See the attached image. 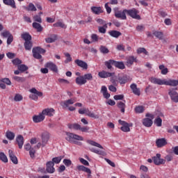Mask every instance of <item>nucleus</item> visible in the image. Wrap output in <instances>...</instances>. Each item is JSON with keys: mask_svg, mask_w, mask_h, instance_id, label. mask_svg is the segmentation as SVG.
I'll use <instances>...</instances> for the list:
<instances>
[{"mask_svg": "<svg viewBox=\"0 0 178 178\" xmlns=\"http://www.w3.org/2000/svg\"><path fill=\"white\" fill-rule=\"evenodd\" d=\"M76 170H79V172H86V173L91 175V170H90V168H86L84 165H77Z\"/></svg>", "mask_w": 178, "mask_h": 178, "instance_id": "b1692460", "label": "nucleus"}, {"mask_svg": "<svg viewBox=\"0 0 178 178\" xmlns=\"http://www.w3.org/2000/svg\"><path fill=\"white\" fill-rule=\"evenodd\" d=\"M47 168H46V170L47 172V173H55V168H54V166H55V164H54V162L52 161H49L47 163Z\"/></svg>", "mask_w": 178, "mask_h": 178, "instance_id": "4468645a", "label": "nucleus"}, {"mask_svg": "<svg viewBox=\"0 0 178 178\" xmlns=\"http://www.w3.org/2000/svg\"><path fill=\"white\" fill-rule=\"evenodd\" d=\"M13 80H15V81H17L18 83H24V81H26L25 77L15 76L13 77Z\"/></svg>", "mask_w": 178, "mask_h": 178, "instance_id": "de8ad7c7", "label": "nucleus"}, {"mask_svg": "<svg viewBox=\"0 0 178 178\" xmlns=\"http://www.w3.org/2000/svg\"><path fill=\"white\" fill-rule=\"evenodd\" d=\"M26 10H29L31 12H36L37 8L35 7V6H34V4H33V3H30L28 7H26Z\"/></svg>", "mask_w": 178, "mask_h": 178, "instance_id": "49530a36", "label": "nucleus"}, {"mask_svg": "<svg viewBox=\"0 0 178 178\" xmlns=\"http://www.w3.org/2000/svg\"><path fill=\"white\" fill-rule=\"evenodd\" d=\"M76 102V99H70L64 102L63 105L66 108H69V105H73Z\"/></svg>", "mask_w": 178, "mask_h": 178, "instance_id": "e433bc0d", "label": "nucleus"}, {"mask_svg": "<svg viewBox=\"0 0 178 178\" xmlns=\"http://www.w3.org/2000/svg\"><path fill=\"white\" fill-rule=\"evenodd\" d=\"M63 163H64V165H65V166H70V165H72V161L70 159H65L63 161Z\"/></svg>", "mask_w": 178, "mask_h": 178, "instance_id": "338daca9", "label": "nucleus"}, {"mask_svg": "<svg viewBox=\"0 0 178 178\" xmlns=\"http://www.w3.org/2000/svg\"><path fill=\"white\" fill-rule=\"evenodd\" d=\"M97 23L99 24L100 26H104L105 27H108V24H106V22H105L102 19H96Z\"/></svg>", "mask_w": 178, "mask_h": 178, "instance_id": "3c124183", "label": "nucleus"}, {"mask_svg": "<svg viewBox=\"0 0 178 178\" xmlns=\"http://www.w3.org/2000/svg\"><path fill=\"white\" fill-rule=\"evenodd\" d=\"M104 65L106 66L107 69H112V65L115 66V60L105 61Z\"/></svg>", "mask_w": 178, "mask_h": 178, "instance_id": "ea45409f", "label": "nucleus"}, {"mask_svg": "<svg viewBox=\"0 0 178 178\" xmlns=\"http://www.w3.org/2000/svg\"><path fill=\"white\" fill-rule=\"evenodd\" d=\"M3 3L7 6H10L13 9H16V2H15V0H3Z\"/></svg>", "mask_w": 178, "mask_h": 178, "instance_id": "5701e85b", "label": "nucleus"}, {"mask_svg": "<svg viewBox=\"0 0 178 178\" xmlns=\"http://www.w3.org/2000/svg\"><path fill=\"white\" fill-rule=\"evenodd\" d=\"M74 62L76 65H77V66H79V67H81L82 69H85L86 70L88 69V65L87 64V63L84 62L83 60L76 59L74 60Z\"/></svg>", "mask_w": 178, "mask_h": 178, "instance_id": "aec40b11", "label": "nucleus"}, {"mask_svg": "<svg viewBox=\"0 0 178 178\" xmlns=\"http://www.w3.org/2000/svg\"><path fill=\"white\" fill-rule=\"evenodd\" d=\"M130 88L133 91L134 94H135V95H140V89L137 88V85L136 83H132L130 86Z\"/></svg>", "mask_w": 178, "mask_h": 178, "instance_id": "cd10ccee", "label": "nucleus"}, {"mask_svg": "<svg viewBox=\"0 0 178 178\" xmlns=\"http://www.w3.org/2000/svg\"><path fill=\"white\" fill-rule=\"evenodd\" d=\"M33 49H35L39 54H45V52H46L45 49H44L40 47H34Z\"/></svg>", "mask_w": 178, "mask_h": 178, "instance_id": "e2e57ef3", "label": "nucleus"}, {"mask_svg": "<svg viewBox=\"0 0 178 178\" xmlns=\"http://www.w3.org/2000/svg\"><path fill=\"white\" fill-rule=\"evenodd\" d=\"M56 35H52L50 38H46L45 41L47 44H51L52 42H55V41H56Z\"/></svg>", "mask_w": 178, "mask_h": 178, "instance_id": "a19ab883", "label": "nucleus"}, {"mask_svg": "<svg viewBox=\"0 0 178 178\" xmlns=\"http://www.w3.org/2000/svg\"><path fill=\"white\" fill-rule=\"evenodd\" d=\"M29 92H31V94L29 95V98L33 101H38V97H42V92L37 90L35 88H33L29 90Z\"/></svg>", "mask_w": 178, "mask_h": 178, "instance_id": "423d86ee", "label": "nucleus"}, {"mask_svg": "<svg viewBox=\"0 0 178 178\" xmlns=\"http://www.w3.org/2000/svg\"><path fill=\"white\" fill-rule=\"evenodd\" d=\"M127 13L129 15V16L133 19H136V20H140V19H141L140 15H138V10H136V8L127 10Z\"/></svg>", "mask_w": 178, "mask_h": 178, "instance_id": "0eeeda50", "label": "nucleus"}, {"mask_svg": "<svg viewBox=\"0 0 178 178\" xmlns=\"http://www.w3.org/2000/svg\"><path fill=\"white\" fill-rule=\"evenodd\" d=\"M33 20L38 23H42V19L40 15H36L33 16Z\"/></svg>", "mask_w": 178, "mask_h": 178, "instance_id": "052dcab7", "label": "nucleus"}, {"mask_svg": "<svg viewBox=\"0 0 178 178\" xmlns=\"http://www.w3.org/2000/svg\"><path fill=\"white\" fill-rule=\"evenodd\" d=\"M42 113L44 117L49 116V118H51V116H54L55 115V109L52 108H45L42 110Z\"/></svg>", "mask_w": 178, "mask_h": 178, "instance_id": "9b49d317", "label": "nucleus"}, {"mask_svg": "<svg viewBox=\"0 0 178 178\" xmlns=\"http://www.w3.org/2000/svg\"><path fill=\"white\" fill-rule=\"evenodd\" d=\"M21 38L22 40H25V42L27 41H31V35H30L29 33H24L21 35Z\"/></svg>", "mask_w": 178, "mask_h": 178, "instance_id": "f704fd0d", "label": "nucleus"}, {"mask_svg": "<svg viewBox=\"0 0 178 178\" xmlns=\"http://www.w3.org/2000/svg\"><path fill=\"white\" fill-rule=\"evenodd\" d=\"M15 133L10 131H7L6 132V137L8 138V140H10V141H12L13 140H15Z\"/></svg>", "mask_w": 178, "mask_h": 178, "instance_id": "7c9ffc66", "label": "nucleus"}, {"mask_svg": "<svg viewBox=\"0 0 178 178\" xmlns=\"http://www.w3.org/2000/svg\"><path fill=\"white\" fill-rule=\"evenodd\" d=\"M32 26L33 29H35V30H37L38 33H41V31H42V26H41V24L39 23L33 22L32 24Z\"/></svg>", "mask_w": 178, "mask_h": 178, "instance_id": "2f4dec72", "label": "nucleus"}, {"mask_svg": "<svg viewBox=\"0 0 178 178\" xmlns=\"http://www.w3.org/2000/svg\"><path fill=\"white\" fill-rule=\"evenodd\" d=\"M153 124H154V122L152 121V120L148 118L143 120V124L145 127H151V126H152Z\"/></svg>", "mask_w": 178, "mask_h": 178, "instance_id": "393cba45", "label": "nucleus"}, {"mask_svg": "<svg viewBox=\"0 0 178 178\" xmlns=\"http://www.w3.org/2000/svg\"><path fill=\"white\" fill-rule=\"evenodd\" d=\"M159 69L161 70V74H164V75L168 74L169 72L168 70V67H165V65H159Z\"/></svg>", "mask_w": 178, "mask_h": 178, "instance_id": "a18cd8bd", "label": "nucleus"}, {"mask_svg": "<svg viewBox=\"0 0 178 178\" xmlns=\"http://www.w3.org/2000/svg\"><path fill=\"white\" fill-rule=\"evenodd\" d=\"M134 62H136V63L138 62L137 57H134V56H130L127 59L126 65L128 67H130V66H132V65L134 64Z\"/></svg>", "mask_w": 178, "mask_h": 178, "instance_id": "a211bd4d", "label": "nucleus"}, {"mask_svg": "<svg viewBox=\"0 0 178 178\" xmlns=\"http://www.w3.org/2000/svg\"><path fill=\"white\" fill-rule=\"evenodd\" d=\"M106 29H108V27H105V26H98L99 33H101V34H105V33H106Z\"/></svg>", "mask_w": 178, "mask_h": 178, "instance_id": "680f3d73", "label": "nucleus"}, {"mask_svg": "<svg viewBox=\"0 0 178 178\" xmlns=\"http://www.w3.org/2000/svg\"><path fill=\"white\" fill-rule=\"evenodd\" d=\"M126 101H124V102H119L118 103V108H120V109L121 110V112L122 113H124V111L126 109Z\"/></svg>", "mask_w": 178, "mask_h": 178, "instance_id": "72a5a7b5", "label": "nucleus"}, {"mask_svg": "<svg viewBox=\"0 0 178 178\" xmlns=\"http://www.w3.org/2000/svg\"><path fill=\"white\" fill-rule=\"evenodd\" d=\"M45 67H47V69H50L51 72H54L55 73H58V66H56V64L49 62L45 64Z\"/></svg>", "mask_w": 178, "mask_h": 178, "instance_id": "ddd939ff", "label": "nucleus"}, {"mask_svg": "<svg viewBox=\"0 0 178 178\" xmlns=\"http://www.w3.org/2000/svg\"><path fill=\"white\" fill-rule=\"evenodd\" d=\"M0 160L4 162V163H8V156L5 155V153L0 152Z\"/></svg>", "mask_w": 178, "mask_h": 178, "instance_id": "09e8293b", "label": "nucleus"}, {"mask_svg": "<svg viewBox=\"0 0 178 178\" xmlns=\"http://www.w3.org/2000/svg\"><path fill=\"white\" fill-rule=\"evenodd\" d=\"M160 116H163V114L160 113L154 121V124H156L157 127H161L162 126V119Z\"/></svg>", "mask_w": 178, "mask_h": 178, "instance_id": "bb28decb", "label": "nucleus"}, {"mask_svg": "<svg viewBox=\"0 0 178 178\" xmlns=\"http://www.w3.org/2000/svg\"><path fill=\"white\" fill-rule=\"evenodd\" d=\"M108 34L109 35H111V37H113V38H119V37L122 35V33H120V31L115 30L108 31Z\"/></svg>", "mask_w": 178, "mask_h": 178, "instance_id": "a878e982", "label": "nucleus"}, {"mask_svg": "<svg viewBox=\"0 0 178 178\" xmlns=\"http://www.w3.org/2000/svg\"><path fill=\"white\" fill-rule=\"evenodd\" d=\"M91 10L95 15H99L100 13H102V9L101 7H92Z\"/></svg>", "mask_w": 178, "mask_h": 178, "instance_id": "79ce46f5", "label": "nucleus"}, {"mask_svg": "<svg viewBox=\"0 0 178 178\" xmlns=\"http://www.w3.org/2000/svg\"><path fill=\"white\" fill-rule=\"evenodd\" d=\"M60 161H62V156H58L53 158L51 162H53L54 165H55V163H60Z\"/></svg>", "mask_w": 178, "mask_h": 178, "instance_id": "6e6d98bb", "label": "nucleus"}, {"mask_svg": "<svg viewBox=\"0 0 178 178\" xmlns=\"http://www.w3.org/2000/svg\"><path fill=\"white\" fill-rule=\"evenodd\" d=\"M151 83L153 84H158L159 86H170L171 87H177L178 86V80L175 79H161L155 77L150 79Z\"/></svg>", "mask_w": 178, "mask_h": 178, "instance_id": "f257e3e1", "label": "nucleus"}, {"mask_svg": "<svg viewBox=\"0 0 178 178\" xmlns=\"http://www.w3.org/2000/svg\"><path fill=\"white\" fill-rule=\"evenodd\" d=\"M13 65L19 66V65H22V61L19 58H15V59L13 60Z\"/></svg>", "mask_w": 178, "mask_h": 178, "instance_id": "774afa93", "label": "nucleus"}, {"mask_svg": "<svg viewBox=\"0 0 178 178\" xmlns=\"http://www.w3.org/2000/svg\"><path fill=\"white\" fill-rule=\"evenodd\" d=\"M91 80H92V74L88 73L81 76L76 77L75 79V83L78 86H84L87 81H91Z\"/></svg>", "mask_w": 178, "mask_h": 178, "instance_id": "7ed1b4c3", "label": "nucleus"}, {"mask_svg": "<svg viewBox=\"0 0 178 178\" xmlns=\"http://www.w3.org/2000/svg\"><path fill=\"white\" fill-rule=\"evenodd\" d=\"M66 136L67 141L72 144H76V145H81V142L79 141H84V138L80 135L67 132Z\"/></svg>", "mask_w": 178, "mask_h": 178, "instance_id": "f03ea898", "label": "nucleus"}, {"mask_svg": "<svg viewBox=\"0 0 178 178\" xmlns=\"http://www.w3.org/2000/svg\"><path fill=\"white\" fill-rule=\"evenodd\" d=\"M54 27H61V29H66V26L62 22H58L53 24Z\"/></svg>", "mask_w": 178, "mask_h": 178, "instance_id": "864d4df0", "label": "nucleus"}, {"mask_svg": "<svg viewBox=\"0 0 178 178\" xmlns=\"http://www.w3.org/2000/svg\"><path fill=\"white\" fill-rule=\"evenodd\" d=\"M153 35H154L156 38H159V40H163V32L154 31Z\"/></svg>", "mask_w": 178, "mask_h": 178, "instance_id": "c9c22d12", "label": "nucleus"}, {"mask_svg": "<svg viewBox=\"0 0 178 178\" xmlns=\"http://www.w3.org/2000/svg\"><path fill=\"white\" fill-rule=\"evenodd\" d=\"M98 76L100 79H108V77H112V76H113V73L102 70L98 73Z\"/></svg>", "mask_w": 178, "mask_h": 178, "instance_id": "dca6fc26", "label": "nucleus"}, {"mask_svg": "<svg viewBox=\"0 0 178 178\" xmlns=\"http://www.w3.org/2000/svg\"><path fill=\"white\" fill-rule=\"evenodd\" d=\"M8 156H9L10 161L13 162V163H14V165H17V163H19L17 157L15 154V152H13V150H11V149L8 150Z\"/></svg>", "mask_w": 178, "mask_h": 178, "instance_id": "f8f14e48", "label": "nucleus"}, {"mask_svg": "<svg viewBox=\"0 0 178 178\" xmlns=\"http://www.w3.org/2000/svg\"><path fill=\"white\" fill-rule=\"evenodd\" d=\"M118 80L120 84H126V82L129 81V76H127V75H124L119 77Z\"/></svg>", "mask_w": 178, "mask_h": 178, "instance_id": "58836bf2", "label": "nucleus"}, {"mask_svg": "<svg viewBox=\"0 0 178 178\" xmlns=\"http://www.w3.org/2000/svg\"><path fill=\"white\" fill-rule=\"evenodd\" d=\"M32 54L35 59H41L42 58V56H41L40 53L35 51L34 49H32Z\"/></svg>", "mask_w": 178, "mask_h": 178, "instance_id": "c03bdc74", "label": "nucleus"}, {"mask_svg": "<svg viewBox=\"0 0 178 178\" xmlns=\"http://www.w3.org/2000/svg\"><path fill=\"white\" fill-rule=\"evenodd\" d=\"M114 66L116 67L118 69H120L121 70H123V69L126 67L123 61L114 60Z\"/></svg>", "mask_w": 178, "mask_h": 178, "instance_id": "c756f323", "label": "nucleus"}, {"mask_svg": "<svg viewBox=\"0 0 178 178\" xmlns=\"http://www.w3.org/2000/svg\"><path fill=\"white\" fill-rule=\"evenodd\" d=\"M1 35L4 38H8L12 35L10 34V32L9 31H4L1 33Z\"/></svg>", "mask_w": 178, "mask_h": 178, "instance_id": "4d7b16f0", "label": "nucleus"}, {"mask_svg": "<svg viewBox=\"0 0 178 178\" xmlns=\"http://www.w3.org/2000/svg\"><path fill=\"white\" fill-rule=\"evenodd\" d=\"M29 155H30L31 158H35V148L32 147L29 150Z\"/></svg>", "mask_w": 178, "mask_h": 178, "instance_id": "69168bd1", "label": "nucleus"}, {"mask_svg": "<svg viewBox=\"0 0 178 178\" xmlns=\"http://www.w3.org/2000/svg\"><path fill=\"white\" fill-rule=\"evenodd\" d=\"M168 95H170V99L173 102H178V93L175 89L169 90Z\"/></svg>", "mask_w": 178, "mask_h": 178, "instance_id": "1a4fd4ad", "label": "nucleus"}, {"mask_svg": "<svg viewBox=\"0 0 178 178\" xmlns=\"http://www.w3.org/2000/svg\"><path fill=\"white\" fill-rule=\"evenodd\" d=\"M48 141H49V134L45 132L42 134V147H45L48 144Z\"/></svg>", "mask_w": 178, "mask_h": 178, "instance_id": "2eb2a0df", "label": "nucleus"}, {"mask_svg": "<svg viewBox=\"0 0 178 178\" xmlns=\"http://www.w3.org/2000/svg\"><path fill=\"white\" fill-rule=\"evenodd\" d=\"M145 109H144V106H138L135 108V112L136 113H143Z\"/></svg>", "mask_w": 178, "mask_h": 178, "instance_id": "8fccbe9b", "label": "nucleus"}, {"mask_svg": "<svg viewBox=\"0 0 178 178\" xmlns=\"http://www.w3.org/2000/svg\"><path fill=\"white\" fill-rule=\"evenodd\" d=\"M86 143L88 144H90V145H92L93 147H97V148H100L101 149H104V147H102V145H101V144L94 141V140H88L86 141Z\"/></svg>", "mask_w": 178, "mask_h": 178, "instance_id": "c85d7f7f", "label": "nucleus"}, {"mask_svg": "<svg viewBox=\"0 0 178 178\" xmlns=\"http://www.w3.org/2000/svg\"><path fill=\"white\" fill-rule=\"evenodd\" d=\"M64 55L67 58L65 60V63H69L70 62H72V56H70V54L64 53Z\"/></svg>", "mask_w": 178, "mask_h": 178, "instance_id": "5fc2aeb1", "label": "nucleus"}, {"mask_svg": "<svg viewBox=\"0 0 178 178\" xmlns=\"http://www.w3.org/2000/svg\"><path fill=\"white\" fill-rule=\"evenodd\" d=\"M118 123L120 124H121V126H122L121 127L122 131H124V133H127V132L130 131V126L129 125V123H127L122 120H119Z\"/></svg>", "mask_w": 178, "mask_h": 178, "instance_id": "9d476101", "label": "nucleus"}, {"mask_svg": "<svg viewBox=\"0 0 178 178\" xmlns=\"http://www.w3.org/2000/svg\"><path fill=\"white\" fill-rule=\"evenodd\" d=\"M1 80L3 83L7 84V86H10L12 84V82L10 81V79H9V78H3Z\"/></svg>", "mask_w": 178, "mask_h": 178, "instance_id": "0e129e2a", "label": "nucleus"}, {"mask_svg": "<svg viewBox=\"0 0 178 178\" xmlns=\"http://www.w3.org/2000/svg\"><path fill=\"white\" fill-rule=\"evenodd\" d=\"M17 69L21 72V73H24V72L29 70V67L24 64H20L17 66Z\"/></svg>", "mask_w": 178, "mask_h": 178, "instance_id": "4c0bfd02", "label": "nucleus"}, {"mask_svg": "<svg viewBox=\"0 0 178 178\" xmlns=\"http://www.w3.org/2000/svg\"><path fill=\"white\" fill-rule=\"evenodd\" d=\"M154 165H165V160L161 159V154H156V156L152 157Z\"/></svg>", "mask_w": 178, "mask_h": 178, "instance_id": "6e6552de", "label": "nucleus"}, {"mask_svg": "<svg viewBox=\"0 0 178 178\" xmlns=\"http://www.w3.org/2000/svg\"><path fill=\"white\" fill-rule=\"evenodd\" d=\"M68 127L69 129H73L74 130H80L81 126L77 123H74V124H69Z\"/></svg>", "mask_w": 178, "mask_h": 178, "instance_id": "37998d69", "label": "nucleus"}, {"mask_svg": "<svg viewBox=\"0 0 178 178\" xmlns=\"http://www.w3.org/2000/svg\"><path fill=\"white\" fill-rule=\"evenodd\" d=\"M24 46L26 51H31V49L33 48V42L31 40L26 41L24 42Z\"/></svg>", "mask_w": 178, "mask_h": 178, "instance_id": "473e14b6", "label": "nucleus"}, {"mask_svg": "<svg viewBox=\"0 0 178 178\" xmlns=\"http://www.w3.org/2000/svg\"><path fill=\"white\" fill-rule=\"evenodd\" d=\"M16 143L19 148L22 149L23 148V145H24V138L22 135H18L16 138Z\"/></svg>", "mask_w": 178, "mask_h": 178, "instance_id": "f3484780", "label": "nucleus"}, {"mask_svg": "<svg viewBox=\"0 0 178 178\" xmlns=\"http://www.w3.org/2000/svg\"><path fill=\"white\" fill-rule=\"evenodd\" d=\"M137 54H144L145 55H148V51L144 47H140L137 49Z\"/></svg>", "mask_w": 178, "mask_h": 178, "instance_id": "603ef678", "label": "nucleus"}, {"mask_svg": "<svg viewBox=\"0 0 178 178\" xmlns=\"http://www.w3.org/2000/svg\"><path fill=\"white\" fill-rule=\"evenodd\" d=\"M91 152H94L95 154H97V155H104V152L101 150H98L94 147L90 149Z\"/></svg>", "mask_w": 178, "mask_h": 178, "instance_id": "13d9d810", "label": "nucleus"}, {"mask_svg": "<svg viewBox=\"0 0 178 178\" xmlns=\"http://www.w3.org/2000/svg\"><path fill=\"white\" fill-rule=\"evenodd\" d=\"M101 92L102 94H103V97L104 98H106V99H108V98H111V94L108 92V88H106V86H102Z\"/></svg>", "mask_w": 178, "mask_h": 178, "instance_id": "4be33fe9", "label": "nucleus"}, {"mask_svg": "<svg viewBox=\"0 0 178 178\" xmlns=\"http://www.w3.org/2000/svg\"><path fill=\"white\" fill-rule=\"evenodd\" d=\"M44 119L45 116H44L42 113H40L38 115H34L33 117V121L34 123H40V122H42Z\"/></svg>", "mask_w": 178, "mask_h": 178, "instance_id": "412c9836", "label": "nucleus"}, {"mask_svg": "<svg viewBox=\"0 0 178 178\" xmlns=\"http://www.w3.org/2000/svg\"><path fill=\"white\" fill-rule=\"evenodd\" d=\"M100 52L102 54H109V49H108V48H106L105 46H101Z\"/></svg>", "mask_w": 178, "mask_h": 178, "instance_id": "bf43d9fd", "label": "nucleus"}, {"mask_svg": "<svg viewBox=\"0 0 178 178\" xmlns=\"http://www.w3.org/2000/svg\"><path fill=\"white\" fill-rule=\"evenodd\" d=\"M79 113L80 115H86L89 118H92L93 119H99V115L94 113V112H91L88 108H80L79 110Z\"/></svg>", "mask_w": 178, "mask_h": 178, "instance_id": "39448f33", "label": "nucleus"}, {"mask_svg": "<svg viewBox=\"0 0 178 178\" xmlns=\"http://www.w3.org/2000/svg\"><path fill=\"white\" fill-rule=\"evenodd\" d=\"M114 16L117 19H121V20H126L127 17L126 16V13H127V9H124L123 10H120L119 8L115 7L113 8Z\"/></svg>", "mask_w": 178, "mask_h": 178, "instance_id": "20e7f679", "label": "nucleus"}, {"mask_svg": "<svg viewBox=\"0 0 178 178\" xmlns=\"http://www.w3.org/2000/svg\"><path fill=\"white\" fill-rule=\"evenodd\" d=\"M166 144H168V142L165 138H159L156 140V145L158 148H162V147H165Z\"/></svg>", "mask_w": 178, "mask_h": 178, "instance_id": "6ab92c4d", "label": "nucleus"}]
</instances>
